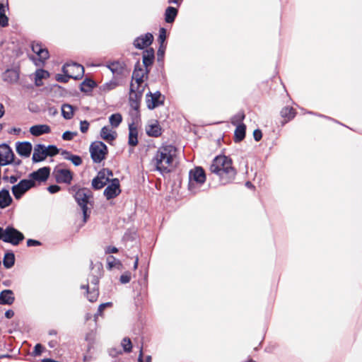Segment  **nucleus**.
<instances>
[{"mask_svg":"<svg viewBox=\"0 0 362 362\" xmlns=\"http://www.w3.org/2000/svg\"><path fill=\"white\" fill-rule=\"evenodd\" d=\"M176 148L173 145H163L159 147L151 160V165L161 174L168 173L173 166Z\"/></svg>","mask_w":362,"mask_h":362,"instance_id":"nucleus-1","label":"nucleus"},{"mask_svg":"<svg viewBox=\"0 0 362 362\" xmlns=\"http://www.w3.org/2000/svg\"><path fill=\"white\" fill-rule=\"evenodd\" d=\"M210 171L217 175L223 184L230 182L236 174L231 160L226 156H216L210 165Z\"/></svg>","mask_w":362,"mask_h":362,"instance_id":"nucleus-2","label":"nucleus"},{"mask_svg":"<svg viewBox=\"0 0 362 362\" xmlns=\"http://www.w3.org/2000/svg\"><path fill=\"white\" fill-rule=\"evenodd\" d=\"M100 276V269H93L91 274L88 277V284L81 286V289H86L88 300L91 302H95L99 296L98 284Z\"/></svg>","mask_w":362,"mask_h":362,"instance_id":"nucleus-3","label":"nucleus"},{"mask_svg":"<svg viewBox=\"0 0 362 362\" xmlns=\"http://www.w3.org/2000/svg\"><path fill=\"white\" fill-rule=\"evenodd\" d=\"M206 173L202 167H194L189 171L188 189L193 194L199 192V187L205 182Z\"/></svg>","mask_w":362,"mask_h":362,"instance_id":"nucleus-4","label":"nucleus"},{"mask_svg":"<svg viewBox=\"0 0 362 362\" xmlns=\"http://www.w3.org/2000/svg\"><path fill=\"white\" fill-rule=\"evenodd\" d=\"M148 73V70L146 68H142L139 62L136 63L132 74V81L130 84L133 89L135 88V87L141 86L146 88L147 86L144 78H147Z\"/></svg>","mask_w":362,"mask_h":362,"instance_id":"nucleus-5","label":"nucleus"},{"mask_svg":"<svg viewBox=\"0 0 362 362\" xmlns=\"http://www.w3.org/2000/svg\"><path fill=\"white\" fill-rule=\"evenodd\" d=\"M15 155L11 147L6 144H0V165L4 166L13 163L16 166L21 163V160L14 161Z\"/></svg>","mask_w":362,"mask_h":362,"instance_id":"nucleus-6","label":"nucleus"},{"mask_svg":"<svg viewBox=\"0 0 362 362\" xmlns=\"http://www.w3.org/2000/svg\"><path fill=\"white\" fill-rule=\"evenodd\" d=\"M107 152V146L102 141H95L90 146V156L94 163H100L105 159Z\"/></svg>","mask_w":362,"mask_h":362,"instance_id":"nucleus-7","label":"nucleus"},{"mask_svg":"<svg viewBox=\"0 0 362 362\" xmlns=\"http://www.w3.org/2000/svg\"><path fill=\"white\" fill-rule=\"evenodd\" d=\"M35 184L32 180L23 179L18 184L14 185L11 187L12 193L16 199H20L23 194L27 192L32 187H35Z\"/></svg>","mask_w":362,"mask_h":362,"instance_id":"nucleus-8","label":"nucleus"},{"mask_svg":"<svg viewBox=\"0 0 362 362\" xmlns=\"http://www.w3.org/2000/svg\"><path fill=\"white\" fill-rule=\"evenodd\" d=\"M113 176L112 170L103 168L98 173L97 176L92 181V186L95 189H102L107 182L111 181Z\"/></svg>","mask_w":362,"mask_h":362,"instance_id":"nucleus-9","label":"nucleus"},{"mask_svg":"<svg viewBox=\"0 0 362 362\" xmlns=\"http://www.w3.org/2000/svg\"><path fill=\"white\" fill-rule=\"evenodd\" d=\"M24 239L23 234L11 226H8L4 231L3 241L13 245H18Z\"/></svg>","mask_w":362,"mask_h":362,"instance_id":"nucleus-10","label":"nucleus"},{"mask_svg":"<svg viewBox=\"0 0 362 362\" xmlns=\"http://www.w3.org/2000/svg\"><path fill=\"white\" fill-rule=\"evenodd\" d=\"M62 71L71 78L79 79L84 74V68L76 63L66 64L62 67Z\"/></svg>","mask_w":362,"mask_h":362,"instance_id":"nucleus-11","label":"nucleus"},{"mask_svg":"<svg viewBox=\"0 0 362 362\" xmlns=\"http://www.w3.org/2000/svg\"><path fill=\"white\" fill-rule=\"evenodd\" d=\"M165 96L160 93V91H156L152 93L148 91L146 95V103L147 107L150 110H153L156 107L163 104Z\"/></svg>","mask_w":362,"mask_h":362,"instance_id":"nucleus-12","label":"nucleus"},{"mask_svg":"<svg viewBox=\"0 0 362 362\" xmlns=\"http://www.w3.org/2000/svg\"><path fill=\"white\" fill-rule=\"evenodd\" d=\"M120 192L119 180L117 178H113L105 189L104 195L107 199H111L118 196Z\"/></svg>","mask_w":362,"mask_h":362,"instance_id":"nucleus-13","label":"nucleus"},{"mask_svg":"<svg viewBox=\"0 0 362 362\" xmlns=\"http://www.w3.org/2000/svg\"><path fill=\"white\" fill-rule=\"evenodd\" d=\"M54 175L57 182L59 183L70 184L73 179V175L71 172L69 170L65 168H56L54 170Z\"/></svg>","mask_w":362,"mask_h":362,"instance_id":"nucleus-14","label":"nucleus"},{"mask_svg":"<svg viewBox=\"0 0 362 362\" xmlns=\"http://www.w3.org/2000/svg\"><path fill=\"white\" fill-rule=\"evenodd\" d=\"M50 173V168L49 167H43L38 169L36 171L31 173L29 175V180H33L35 182H45L47 180Z\"/></svg>","mask_w":362,"mask_h":362,"instance_id":"nucleus-15","label":"nucleus"},{"mask_svg":"<svg viewBox=\"0 0 362 362\" xmlns=\"http://www.w3.org/2000/svg\"><path fill=\"white\" fill-rule=\"evenodd\" d=\"M153 40V36L151 33H146L136 37L134 41V45L138 49H144L150 45Z\"/></svg>","mask_w":362,"mask_h":362,"instance_id":"nucleus-16","label":"nucleus"},{"mask_svg":"<svg viewBox=\"0 0 362 362\" xmlns=\"http://www.w3.org/2000/svg\"><path fill=\"white\" fill-rule=\"evenodd\" d=\"M145 88H146L140 86L137 88L135 87V88L133 89L130 86L129 100L132 106L136 107L138 105Z\"/></svg>","mask_w":362,"mask_h":362,"instance_id":"nucleus-17","label":"nucleus"},{"mask_svg":"<svg viewBox=\"0 0 362 362\" xmlns=\"http://www.w3.org/2000/svg\"><path fill=\"white\" fill-rule=\"evenodd\" d=\"M90 192L86 189H78L75 194V199L81 208L86 207L88 203Z\"/></svg>","mask_w":362,"mask_h":362,"instance_id":"nucleus-18","label":"nucleus"},{"mask_svg":"<svg viewBox=\"0 0 362 362\" xmlns=\"http://www.w3.org/2000/svg\"><path fill=\"white\" fill-rule=\"evenodd\" d=\"M47 157L45 151V146L43 144H37L34 148L32 160L34 163L44 160Z\"/></svg>","mask_w":362,"mask_h":362,"instance_id":"nucleus-19","label":"nucleus"},{"mask_svg":"<svg viewBox=\"0 0 362 362\" xmlns=\"http://www.w3.org/2000/svg\"><path fill=\"white\" fill-rule=\"evenodd\" d=\"M19 73L16 69H7L2 74V79L9 83H15L18 81Z\"/></svg>","mask_w":362,"mask_h":362,"instance_id":"nucleus-20","label":"nucleus"},{"mask_svg":"<svg viewBox=\"0 0 362 362\" xmlns=\"http://www.w3.org/2000/svg\"><path fill=\"white\" fill-rule=\"evenodd\" d=\"M32 151V145L30 142H18L16 144L17 153L23 157H28Z\"/></svg>","mask_w":362,"mask_h":362,"instance_id":"nucleus-21","label":"nucleus"},{"mask_svg":"<svg viewBox=\"0 0 362 362\" xmlns=\"http://www.w3.org/2000/svg\"><path fill=\"white\" fill-rule=\"evenodd\" d=\"M32 50L36 53L41 62H44L49 57V52L46 48H43L42 45L38 42L32 44Z\"/></svg>","mask_w":362,"mask_h":362,"instance_id":"nucleus-22","label":"nucleus"},{"mask_svg":"<svg viewBox=\"0 0 362 362\" xmlns=\"http://www.w3.org/2000/svg\"><path fill=\"white\" fill-rule=\"evenodd\" d=\"M15 300L13 291L6 289L0 293V305H12Z\"/></svg>","mask_w":362,"mask_h":362,"instance_id":"nucleus-23","label":"nucleus"},{"mask_svg":"<svg viewBox=\"0 0 362 362\" xmlns=\"http://www.w3.org/2000/svg\"><path fill=\"white\" fill-rule=\"evenodd\" d=\"M12 202L13 199L7 189L0 190V209H5L9 206Z\"/></svg>","mask_w":362,"mask_h":362,"instance_id":"nucleus-24","label":"nucleus"},{"mask_svg":"<svg viewBox=\"0 0 362 362\" xmlns=\"http://www.w3.org/2000/svg\"><path fill=\"white\" fill-rule=\"evenodd\" d=\"M280 115L284 118L282 124H285L296 117V112L292 107L286 106L281 109Z\"/></svg>","mask_w":362,"mask_h":362,"instance_id":"nucleus-25","label":"nucleus"},{"mask_svg":"<svg viewBox=\"0 0 362 362\" xmlns=\"http://www.w3.org/2000/svg\"><path fill=\"white\" fill-rule=\"evenodd\" d=\"M50 132L51 129L49 126L47 124L34 125L30 128V133L35 136H38L44 134H48Z\"/></svg>","mask_w":362,"mask_h":362,"instance_id":"nucleus-26","label":"nucleus"},{"mask_svg":"<svg viewBox=\"0 0 362 362\" xmlns=\"http://www.w3.org/2000/svg\"><path fill=\"white\" fill-rule=\"evenodd\" d=\"M100 136L107 142L115 139L117 133L110 127L105 126L101 129Z\"/></svg>","mask_w":362,"mask_h":362,"instance_id":"nucleus-27","label":"nucleus"},{"mask_svg":"<svg viewBox=\"0 0 362 362\" xmlns=\"http://www.w3.org/2000/svg\"><path fill=\"white\" fill-rule=\"evenodd\" d=\"M138 130L134 124L129 125L128 144L132 146H136L138 144Z\"/></svg>","mask_w":362,"mask_h":362,"instance_id":"nucleus-28","label":"nucleus"},{"mask_svg":"<svg viewBox=\"0 0 362 362\" xmlns=\"http://www.w3.org/2000/svg\"><path fill=\"white\" fill-rule=\"evenodd\" d=\"M154 60V51L153 49H148L143 52V64L144 68L148 69V67L153 64Z\"/></svg>","mask_w":362,"mask_h":362,"instance_id":"nucleus-29","label":"nucleus"},{"mask_svg":"<svg viewBox=\"0 0 362 362\" xmlns=\"http://www.w3.org/2000/svg\"><path fill=\"white\" fill-rule=\"evenodd\" d=\"M178 11L177 8L173 6H168L165 11V21L168 23H172L174 22Z\"/></svg>","mask_w":362,"mask_h":362,"instance_id":"nucleus-30","label":"nucleus"},{"mask_svg":"<svg viewBox=\"0 0 362 362\" xmlns=\"http://www.w3.org/2000/svg\"><path fill=\"white\" fill-rule=\"evenodd\" d=\"M109 69L112 71L114 75H120L122 74L124 70V66L119 62H113L107 65Z\"/></svg>","mask_w":362,"mask_h":362,"instance_id":"nucleus-31","label":"nucleus"},{"mask_svg":"<svg viewBox=\"0 0 362 362\" xmlns=\"http://www.w3.org/2000/svg\"><path fill=\"white\" fill-rule=\"evenodd\" d=\"M6 8L7 6L0 2V26L1 27H6L8 24V18L6 16Z\"/></svg>","mask_w":362,"mask_h":362,"instance_id":"nucleus-32","label":"nucleus"},{"mask_svg":"<svg viewBox=\"0 0 362 362\" xmlns=\"http://www.w3.org/2000/svg\"><path fill=\"white\" fill-rule=\"evenodd\" d=\"M246 126L245 124L236 126L234 136L235 141H242L245 136Z\"/></svg>","mask_w":362,"mask_h":362,"instance_id":"nucleus-33","label":"nucleus"},{"mask_svg":"<svg viewBox=\"0 0 362 362\" xmlns=\"http://www.w3.org/2000/svg\"><path fill=\"white\" fill-rule=\"evenodd\" d=\"M146 133L151 136H158L161 134V128L158 124H153L146 127Z\"/></svg>","mask_w":362,"mask_h":362,"instance_id":"nucleus-34","label":"nucleus"},{"mask_svg":"<svg viewBox=\"0 0 362 362\" xmlns=\"http://www.w3.org/2000/svg\"><path fill=\"white\" fill-rule=\"evenodd\" d=\"M62 114L66 119H70L74 116V107L69 104H64L62 106Z\"/></svg>","mask_w":362,"mask_h":362,"instance_id":"nucleus-35","label":"nucleus"},{"mask_svg":"<svg viewBox=\"0 0 362 362\" xmlns=\"http://www.w3.org/2000/svg\"><path fill=\"white\" fill-rule=\"evenodd\" d=\"M14 263H15V256H14L13 253H12V252L6 253L4 257V259H3L4 266L6 269H10L14 265Z\"/></svg>","mask_w":362,"mask_h":362,"instance_id":"nucleus-36","label":"nucleus"},{"mask_svg":"<svg viewBox=\"0 0 362 362\" xmlns=\"http://www.w3.org/2000/svg\"><path fill=\"white\" fill-rule=\"evenodd\" d=\"M49 76L48 71L43 70V69H37L35 71V85L37 86H41L42 83V79L47 78Z\"/></svg>","mask_w":362,"mask_h":362,"instance_id":"nucleus-37","label":"nucleus"},{"mask_svg":"<svg viewBox=\"0 0 362 362\" xmlns=\"http://www.w3.org/2000/svg\"><path fill=\"white\" fill-rule=\"evenodd\" d=\"M122 121V117L119 113L112 114L109 117V122L112 128L117 127Z\"/></svg>","mask_w":362,"mask_h":362,"instance_id":"nucleus-38","label":"nucleus"},{"mask_svg":"<svg viewBox=\"0 0 362 362\" xmlns=\"http://www.w3.org/2000/svg\"><path fill=\"white\" fill-rule=\"evenodd\" d=\"M244 119L245 114L243 112H239L231 118V124L234 126L243 125L244 124L243 123Z\"/></svg>","mask_w":362,"mask_h":362,"instance_id":"nucleus-39","label":"nucleus"},{"mask_svg":"<svg viewBox=\"0 0 362 362\" xmlns=\"http://www.w3.org/2000/svg\"><path fill=\"white\" fill-rule=\"evenodd\" d=\"M95 82L91 79H86L81 85V90L83 92H89L95 86Z\"/></svg>","mask_w":362,"mask_h":362,"instance_id":"nucleus-40","label":"nucleus"},{"mask_svg":"<svg viewBox=\"0 0 362 362\" xmlns=\"http://www.w3.org/2000/svg\"><path fill=\"white\" fill-rule=\"evenodd\" d=\"M117 86V83L115 81H110L107 83H103L100 86V90L107 92L115 88Z\"/></svg>","mask_w":362,"mask_h":362,"instance_id":"nucleus-41","label":"nucleus"},{"mask_svg":"<svg viewBox=\"0 0 362 362\" xmlns=\"http://www.w3.org/2000/svg\"><path fill=\"white\" fill-rule=\"evenodd\" d=\"M122 346L125 352L129 353L132 351V344L130 339H129V338L123 339V340L122 341Z\"/></svg>","mask_w":362,"mask_h":362,"instance_id":"nucleus-42","label":"nucleus"},{"mask_svg":"<svg viewBox=\"0 0 362 362\" xmlns=\"http://www.w3.org/2000/svg\"><path fill=\"white\" fill-rule=\"evenodd\" d=\"M117 265H121V263L119 260L116 259L113 256H110L107 258V268L109 269H112L113 267H115Z\"/></svg>","mask_w":362,"mask_h":362,"instance_id":"nucleus-43","label":"nucleus"},{"mask_svg":"<svg viewBox=\"0 0 362 362\" xmlns=\"http://www.w3.org/2000/svg\"><path fill=\"white\" fill-rule=\"evenodd\" d=\"M45 151L47 156H54L59 153V149L54 145H49L47 147L45 146Z\"/></svg>","mask_w":362,"mask_h":362,"instance_id":"nucleus-44","label":"nucleus"},{"mask_svg":"<svg viewBox=\"0 0 362 362\" xmlns=\"http://www.w3.org/2000/svg\"><path fill=\"white\" fill-rule=\"evenodd\" d=\"M68 160L71 161V163L75 166H79L82 163L81 158L79 156H77V155H73L72 154V156L70 158H68Z\"/></svg>","mask_w":362,"mask_h":362,"instance_id":"nucleus-45","label":"nucleus"},{"mask_svg":"<svg viewBox=\"0 0 362 362\" xmlns=\"http://www.w3.org/2000/svg\"><path fill=\"white\" fill-rule=\"evenodd\" d=\"M131 280V274L129 272H126L122 274L119 278V281L122 284H125L130 281Z\"/></svg>","mask_w":362,"mask_h":362,"instance_id":"nucleus-46","label":"nucleus"},{"mask_svg":"<svg viewBox=\"0 0 362 362\" xmlns=\"http://www.w3.org/2000/svg\"><path fill=\"white\" fill-rule=\"evenodd\" d=\"M76 134V132L66 131L62 134V139L65 141H71Z\"/></svg>","mask_w":362,"mask_h":362,"instance_id":"nucleus-47","label":"nucleus"},{"mask_svg":"<svg viewBox=\"0 0 362 362\" xmlns=\"http://www.w3.org/2000/svg\"><path fill=\"white\" fill-rule=\"evenodd\" d=\"M166 38V30L164 28H161L159 30L158 41L162 45Z\"/></svg>","mask_w":362,"mask_h":362,"instance_id":"nucleus-48","label":"nucleus"},{"mask_svg":"<svg viewBox=\"0 0 362 362\" xmlns=\"http://www.w3.org/2000/svg\"><path fill=\"white\" fill-rule=\"evenodd\" d=\"M111 305L112 303H105L100 304L98 307L97 313L95 315V317H96L98 315H101L104 309L108 306H110Z\"/></svg>","mask_w":362,"mask_h":362,"instance_id":"nucleus-49","label":"nucleus"},{"mask_svg":"<svg viewBox=\"0 0 362 362\" xmlns=\"http://www.w3.org/2000/svg\"><path fill=\"white\" fill-rule=\"evenodd\" d=\"M42 345L40 344H37L34 347L33 355L35 356H40L42 354Z\"/></svg>","mask_w":362,"mask_h":362,"instance_id":"nucleus-50","label":"nucleus"},{"mask_svg":"<svg viewBox=\"0 0 362 362\" xmlns=\"http://www.w3.org/2000/svg\"><path fill=\"white\" fill-rule=\"evenodd\" d=\"M89 127V123L87 121H81L80 123V130L83 133H86Z\"/></svg>","mask_w":362,"mask_h":362,"instance_id":"nucleus-51","label":"nucleus"},{"mask_svg":"<svg viewBox=\"0 0 362 362\" xmlns=\"http://www.w3.org/2000/svg\"><path fill=\"white\" fill-rule=\"evenodd\" d=\"M253 136L256 141H260L262 137V133L261 130L255 129L253 132Z\"/></svg>","mask_w":362,"mask_h":362,"instance_id":"nucleus-52","label":"nucleus"},{"mask_svg":"<svg viewBox=\"0 0 362 362\" xmlns=\"http://www.w3.org/2000/svg\"><path fill=\"white\" fill-rule=\"evenodd\" d=\"M69 78H71L66 74H64V76L58 74L56 76L57 81H58L59 82H63V83L68 82Z\"/></svg>","mask_w":362,"mask_h":362,"instance_id":"nucleus-53","label":"nucleus"},{"mask_svg":"<svg viewBox=\"0 0 362 362\" xmlns=\"http://www.w3.org/2000/svg\"><path fill=\"white\" fill-rule=\"evenodd\" d=\"M40 245H41V243L36 240L28 239L27 240V246H28V247L39 246Z\"/></svg>","mask_w":362,"mask_h":362,"instance_id":"nucleus-54","label":"nucleus"},{"mask_svg":"<svg viewBox=\"0 0 362 362\" xmlns=\"http://www.w3.org/2000/svg\"><path fill=\"white\" fill-rule=\"evenodd\" d=\"M47 190L51 194H54L60 190V187L56 185H50L48 187Z\"/></svg>","mask_w":362,"mask_h":362,"instance_id":"nucleus-55","label":"nucleus"},{"mask_svg":"<svg viewBox=\"0 0 362 362\" xmlns=\"http://www.w3.org/2000/svg\"><path fill=\"white\" fill-rule=\"evenodd\" d=\"M81 210L83 211V223H86L89 217V214L88 213V206L81 208Z\"/></svg>","mask_w":362,"mask_h":362,"instance_id":"nucleus-56","label":"nucleus"},{"mask_svg":"<svg viewBox=\"0 0 362 362\" xmlns=\"http://www.w3.org/2000/svg\"><path fill=\"white\" fill-rule=\"evenodd\" d=\"M118 252V249L115 247H112V246H109V247H107V248L105 249V252L106 253H116Z\"/></svg>","mask_w":362,"mask_h":362,"instance_id":"nucleus-57","label":"nucleus"},{"mask_svg":"<svg viewBox=\"0 0 362 362\" xmlns=\"http://www.w3.org/2000/svg\"><path fill=\"white\" fill-rule=\"evenodd\" d=\"M14 315V312L12 310H8L5 313V317L8 319L13 317Z\"/></svg>","mask_w":362,"mask_h":362,"instance_id":"nucleus-58","label":"nucleus"},{"mask_svg":"<svg viewBox=\"0 0 362 362\" xmlns=\"http://www.w3.org/2000/svg\"><path fill=\"white\" fill-rule=\"evenodd\" d=\"M62 156L64 157V159L66 160H68V158H70L72 154L67 151H63L62 153H61Z\"/></svg>","mask_w":362,"mask_h":362,"instance_id":"nucleus-59","label":"nucleus"},{"mask_svg":"<svg viewBox=\"0 0 362 362\" xmlns=\"http://www.w3.org/2000/svg\"><path fill=\"white\" fill-rule=\"evenodd\" d=\"M18 180V176H16V175H11L9 177V181L8 182L11 183V184H14L16 183Z\"/></svg>","mask_w":362,"mask_h":362,"instance_id":"nucleus-60","label":"nucleus"},{"mask_svg":"<svg viewBox=\"0 0 362 362\" xmlns=\"http://www.w3.org/2000/svg\"><path fill=\"white\" fill-rule=\"evenodd\" d=\"M183 0H168V4H175L180 6L182 3Z\"/></svg>","mask_w":362,"mask_h":362,"instance_id":"nucleus-61","label":"nucleus"},{"mask_svg":"<svg viewBox=\"0 0 362 362\" xmlns=\"http://www.w3.org/2000/svg\"><path fill=\"white\" fill-rule=\"evenodd\" d=\"M138 362H144L142 347H141V349H140V351H139V357H138Z\"/></svg>","mask_w":362,"mask_h":362,"instance_id":"nucleus-62","label":"nucleus"},{"mask_svg":"<svg viewBox=\"0 0 362 362\" xmlns=\"http://www.w3.org/2000/svg\"><path fill=\"white\" fill-rule=\"evenodd\" d=\"M5 113V109L3 104L0 103V118H1Z\"/></svg>","mask_w":362,"mask_h":362,"instance_id":"nucleus-63","label":"nucleus"},{"mask_svg":"<svg viewBox=\"0 0 362 362\" xmlns=\"http://www.w3.org/2000/svg\"><path fill=\"white\" fill-rule=\"evenodd\" d=\"M139 258L136 257L134 263V269H136L138 267Z\"/></svg>","mask_w":362,"mask_h":362,"instance_id":"nucleus-64","label":"nucleus"}]
</instances>
